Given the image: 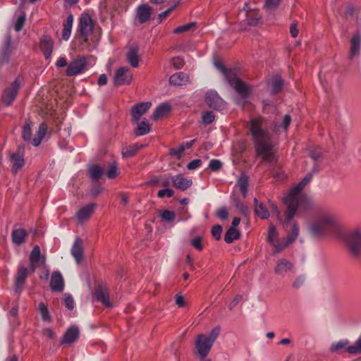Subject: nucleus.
I'll list each match as a JSON object with an SVG mask.
<instances>
[{"mask_svg": "<svg viewBox=\"0 0 361 361\" xmlns=\"http://www.w3.org/2000/svg\"><path fill=\"white\" fill-rule=\"evenodd\" d=\"M128 63L133 68L139 66L140 57L138 55V48L135 47H130L126 54Z\"/></svg>", "mask_w": 361, "mask_h": 361, "instance_id": "nucleus-29", "label": "nucleus"}, {"mask_svg": "<svg viewBox=\"0 0 361 361\" xmlns=\"http://www.w3.org/2000/svg\"><path fill=\"white\" fill-rule=\"evenodd\" d=\"M151 106L152 103L149 102H140L134 105L130 111L133 122L138 123L141 116L146 114Z\"/></svg>", "mask_w": 361, "mask_h": 361, "instance_id": "nucleus-12", "label": "nucleus"}, {"mask_svg": "<svg viewBox=\"0 0 361 361\" xmlns=\"http://www.w3.org/2000/svg\"><path fill=\"white\" fill-rule=\"evenodd\" d=\"M29 260L30 264V270L32 272H35L37 267V264L42 260V262H44V258H42L40 248L38 245H35L32 250L31 251Z\"/></svg>", "mask_w": 361, "mask_h": 361, "instance_id": "nucleus-21", "label": "nucleus"}, {"mask_svg": "<svg viewBox=\"0 0 361 361\" xmlns=\"http://www.w3.org/2000/svg\"><path fill=\"white\" fill-rule=\"evenodd\" d=\"M96 207L97 204L95 203H91L80 208L75 215V218L78 221L80 224H82L87 221L94 214Z\"/></svg>", "mask_w": 361, "mask_h": 361, "instance_id": "nucleus-17", "label": "nucleus"}, {"mask_svg": "<svg viewBox=\"0 0 361 361\" xmlns=\"http://www.w3.org/2000/svg\"><path fill=\"white\" fill-rule=\"evenodd\" d=\"M160 216L164 221L167 222L172 221L175 219V213L169 210L161 212Z\"/></svg>", "mask_w": 361, "mask_h": 361, "instance_id": "nucleus-50", "label": "nucleus"}, {"mask_svg": "<svg viewBox=\"0 0 361 361\" xmlns=\"http://www.w3.org/2000/svg\"><path fill=\"white\" fill-rule=\"evenodd\" d=\"M133 80V73L126 67H120L115 73L114 84L116 86L130 85Z\"/></svg>", "mask_w": 361, "mask_h": 361, "instance_id": "nucleus-10", "label": "nucleus"}, {"mask_svg": "<svg viewBox=\"0 0 361 361\" xmlns=\"http://www.w3.org/2000/svg\"><path fill=\"white\" fill-rule=\"evenodd\" d=\"M37 311L39 313L42 319L45 322L50 323L51 322V317L50 315L49 311L48 310L47 306L43 303L40 302L37 306Z\"/></svg>", "mask_w": 361, "mask_h": 361, "instance_id": "nucleus-37", "label": "nucleus"}, {"mask_svg": "<svg viewBox=\"0 0 361 361\" xmlns=\"http://www.w3.org/2000/svg\"><path fill=\"white\" fill-rule=\"evenodd\" d=\"M247 178L245 176H241L238 182L239 189L244 196L247 193Z\"/></svg>", "mask_w": 361, "mask_h": 361, "instance_id": "nucleus-44", "label": "nucleus"}, {"mask_svg": "<svg viewBox=\"0 0 361 361\" xmlns=\"http://www.w3.org/2000/svg\"><path fill=\"white\" fill-rule=\"evenodd\" d=\"M312 178V175L311 173L307 174L305 177L283 198V204L287 207L286 212L287 221H290L294 217L299 207L304 206L305 209L311 208L312 205V202L306 197L300 195V192L305 186L310 182Z\"/></svg>", "mask_w": 361, "mask_h": 361, "instance_id": "nucleus-2", "label": "nucleus"}, {"mask_svg": "<svg viewBox=\"0 0 361 361\" xmlns=\"http://www.w3.org/2000/svg\"><path fill=\"white\" fill-rule=\"evenodd\" d=\"M338 228L339 216L336 212L331 211L318 213L316 221L309 226V231L314 236H322Z\"/></svg>", "mask_w": 361, "mask_h": 361, "instance_id": "nucleus-3", "label": "nucleus"}, {"mask_svg": "<svg viewBox=\"0 0 361 361\" xmlns=\"http://www.w3.org/2000/svg\"><path fill=\"white\" fill-rule=\"evenodd\" d=\"M245 13L247 16V18L245 19L246 24L250 25H254L258 23L259 18L257 16V13H247V11H245Z\"/></svg>", "mask_w": 361, "mask_h": 361, "instance_id": "nucleus-45", "label": "nucleus"}, {"mask_svg": "<svg viewBox=\"0 0 361 361\" xmlns=\"http://www.w3.org/2000/svg\"><path fill=\"white\" fill-rule=\"evenodd\" d=\"M64 302L68 309L72 310L74 308V300L71 295H64Z\"/></svg>", "mask_w": 361, "mask_h": 361, "instance_id": "nucleus-60", "label": "nucleus"}, {"mask_svg": "<svg viewBox=\"0 0 361 361\" xmlns=\"http://www.w3.org/2000/svg\"><path fill=\"white\" fill-rule=\"evenodd\" d=\"M20 87V81L19 78H16L10 87H6L2 93V101L6 105L9 106L16 99L19 88Z\"/></svg>", "mask_w": 361, "mask_h": 361, "instance_id": "nucleus-9", "label": "nucleus"}, {"mask_svg": "<svg viewBox=\"0 0 361 361\" xmlns=\"http://www.w3.org/2000/svg\"><path fill=\"white\" fill-rule=\"evenodd\" d=\"M73 23V16L70 13L63 23L62 38L67 41L71 36Z\"/></svg>", "mask_w": 361, "mask_h": 361, "instance_id": "nucleus-30", "label": "nucleus"}, {"mask_svg": "<svg viewBox=\"0 0 361 361\" xmlns=\"http://www.w3.org/2000/svg\"><path fill=\"white\" fill-rule=\"evenodd\" d=\"M29 270L24 266H20L15 277L14 290L20 292L28 276Z\"/></svg>", "mask_w": 361, "mask_h": 361, "instance_id": "nucleus-16", "label": "nucleus"}, {"mask_svg": "<svg viewBox=\"0 0 361 361\" xmlns=\"http://www.w3.org/2000/svg\"><path fill=\"white\" fill-rule=\"evenodd\" d=\"M205 101L209 107L216 110H222L226 106L224 101L215 92H207L205 95Z\"/></svg>", "mask_w": 361, "mask_h": 361, "instance_id": "nucleus-13", "label": "nucleus"}, {"mask_svg": "<svg viewBox=\"0 0 361 361\" xmlns=\"http://www.w3.org/2000/svg\"><path fill=\"white\" fill-rule=\"evenodd\" d=\"M51 288L55 292H61L64 288L62 275L59 271H54L50 281Z\"/></svg>", "mask_w": 361, "mask_h": 361, "instance_id": "nucleus-24", "label": "nucleus"}, {"mask_svg": "<svg viewBox=\"0 0 361 361\" xmlns=\"http://www.w3.org/2000/svg\"><path fill=\"white\" fill-rule=\"evenodd\" d=\"M24 147L19 146L16 152L11 154L10 159L12 162L11 171L16 174L25 164L23 159Z\"/></svg>", "mask_w": 361, "mask_h": 361, "instance_id": "nucleus-11", "label": "nucleus"}, {"mask_svg": "<svg viewBox=\"0 0 361 361\" xmlns=\"http://www.w3.org/2000/svg\"><path fill=\"white\" fill-rule=\"evenodd\" d=\"M202 161L200 159H194L188 164L187 169L188 170H195L200 167Z\"/></svg>", "mask_w": 361, "mask_h": 361, "instance_id": "nucleus-62", "label": "nucleus"}, {"mask_svg": "<svg viewBox=\"0 0 361 361\" xmlns=\"http://www.w3.org/2000/svg\"><path fill=\"white\" fill-rule=\"evenodd\" d=\"M222 167L221 162L217 159H212L210 161L209 164V169L212 171H217Z\"/></svg>", "mask_w": 361, "mask_h": 361, "instance_id": "nucleus-56", "label": "nucleus"}, {"mask_svg": "<svg viewBox=\"0 0 361 361\" xmlns=\"http://www.w3.org/2000/svg\"><path fill=\"white\" fill-rule=\"evenodd\" d=\"M174 195V191L170 188L161 189L158 191L157 196L159 198H164V197H171Z\"/></svg>", "mask_w": 361, "mask_h": 361, "instance_id": "nucleus-53", "label": "nucleus"}, {"mask_svg": "<svg viewBox=\"0 0 361 361\" xmlns=\"http://www.w3.org/2000/svg\"><path fill=\"white\" fill-rule=\"evenodd\" d=\"M299 234V227L298 224H294L290 232L287 235L286 238L283 241L284 249L289 245L292 244L298 238Z\"/></svg>", "mask_w": 361, "mask_h": 361, "instance_id": "nucleus-33", "label": "nucleus"}, {"mask_svg": "<svg viewBox=\"0 0 361 361\" xmlns=\"http://www.w3.org/2000/svg\"><path fill=\"white\" fill-rule=\"evenodd\" d=\"M195 23H190L177 27L176 28H175L173 30V32L174 34H180V33L188 32L189 30H191L192 27H193L195 26Z\"/></svg>", "mask_w": 361, "mask_h": 361, "instance_id": "nucleus-46", "label": "nucleus"}, {"mask_svg": "<svg viewBox=\"0 0 361 361\" xmlns=\"http://www.w3.org/2000/svg\"><path fill=\"white\" fill-rule=\"evenodd\" d=\"M185 149V146L183 145H181L176 148L171 149L170 154L172 156H175L178 158H180L182 156Z\"/></svg>", "mask_w": 361, "mask_h": 361, "instance_id": "nucleus-54", "label": "nucleus"}, {"mask_svg": "<svg viewBox=\"0 0 361 361\" xmlns=\"http://www.w3.org/2000/svg\"><path fill=\"white\" fill-rule=\"evenodd\" d=\"M348 343L349 341L348 340H343L336 343H334L331 344L330 350L331 352L338 351V350L345 348Z\"/></svg>", "mask_w": 361, "mask_h": 361, "instance_id": "nucleus-48", "label": "nucleus"}, {"mask_svg": "<svg viewBox=\"0 0 361 361\" xmlns=\"http://www.w3.org/2000/svg\"><path fill=\"white\" fill-rule=\"evenodd\" d=\"M94 298L107 307H111L112 304L109 300V294L107 288L104 285H98L95 288Z\"/></svg>", "mask_w": 361, "mask_h": 361, "instance_id": "nucleus-14", "label": "nucleus"}, {"mask_svg": "<svg viewBox=\"0 0 361 361\" xmlns=\"http://www.w3.org/2000/svg\"><path fill=\"white\" fill-rule=\"evenodd\" d=\"M221 233L222 227L220 225L214 226L212 229V235L216 240L221 239Z\"/></svg>", "mask_w": 361, "mask_h": 361, "instance_id": "nucleus-58", "label": "nucleus"}, {"mask_svg": "<svg viewBox=\"0 0 361 361\" xmlns=\"http://www.w3.org/2000/svg\"><path fill=\"white\" fill-rule=\"evenodd\" d=\"M103 173V169L99 166H92L89 169L90 177L92 180H99Z\"/></svg>", "mask_w": 361, "mask_h": 361, "instance_id": "nucleus-39", "label": "nucleus"}, {"mask_svg": "<svg viewBox=\"0 0 361 361\" xmlns=\"http://www.w3.org/2000/svg\"><path fill=\"white\" fill-rule=\"evenodd\" d=\"M298 32L299 31L298 30V23L295 21L290 25V33L293 38H296L298 35Z\"/></svg>", "mask_w": 361, "mask_h": 361, "instance_id": "nucleus-64", "label": "nucleus"}, {"mask_svg": "<svg viewBox=\"0 0 361 361\" xmlns=\"http://www.w3.org/2000/svg\"><path fill=\"white\" fill-rule=\"evenodd\" d=\"M71 254L78 264L83 258V244L80 238H78L75 240L71 248Z\"/></svg>", "mask_w": 361, "mask_h": 361, "instance_id": "nucleus-25", "label": "nucleus"}, {"mask_svg": "<svg viewBox=\"0 0 361 361\" xmlns=\"http://www.w3.org/2000/svg\"><path fill=\"white\" fill-rule=\"evenodd\" d=\"M293 264L291 262L286 259H280L275 267V273L279 276H284L285 274L290 272L293 269Z\"/></svg>", "mask_w": 361, "mask_h": 361, "instance_id": "nucleus-20", "label": "nucleus"}, {"mask_svg": "<svg viewBox=\"0 0 361 361\" xmlns=\"http://www.w3.org/2000/svg\"><path fill=\"white\" fill-rule=\"evenodd\" d=\"M283 85V81L280 78H276L273 80L271 92L274 94L279 92Z\"/></svg>", "mask_w": 361, "mask_h": 361, "instance_id": "nucleus-51", "label": "nucleus"}, {"mask_svg": "<svg viewBox=\"0 0 361 361\" xmlns=\"http://www.w3.org/2000/svg\"><path fill=\"white\" fill-rule=\"evenodd\" d=\"M361 49V35L357 32L353 35L350 40V49L349 58L353 59L355 56L358 55Z\"/></svg>", "mask_w": 361, "mask_h": 361, "instance_id": "nucleus-23", "label": "nucleus"}, {"mask_svg": "<svg viewBox=\"0 0 361 361\" xmlns=\"http://www.w3.org/2000/svg\"><path fill=\"white\" fill-rule=\"evenodd\" d=\"M267 240L269 243L275 248L274 253L276 254L284 249L283 241L279 242L278 240V233L274 225H271L268 231Z\"/></svg>", "mask_w": 361, "mask_h": 361, "instance_id": "nucleus-15", "label": "nucleus"}, {"mask_svg": "<svg viewBox=\"0 0 361 361\" xmlns=\"http://www.w3.org/2000/svg\"><path fill=\"white\" fill-rule=\"evenodd\" d=\"M120 174V171L118 169V166L116 162H114L108 169L106 172V175L108 178L113 179L118 177Z\"/></svg>", "mask_w": 361, "mask_h": 361, "instance_id": "nucleus-41", "label": "nucleus"}, {"mask_svg": "<svg viewBox=\"0 0 361 361\" xmlns=\"http://www.w3.org/2000/svg\"><path fill=\"white\" fill-rule=\"evenodd\" d=\"M173 185L178 190L184 191L192 185V180L178 174L171 178Z\"/></svg>", "mask_w": 361, "mask_h": 361, "instance_id": "nucleus-22", "label": "nucleus"}, {"mask_svg": "<svg viewBox=\"0 0 361 361\" xmlns=\"http://www.w3.org/2000/svg\"><path fill=\"white\" fill-rule=\"evenodd\" d=\"M171 107L167 103H163L159 105L152 115V119L157 121L166 116L171 111Z\"/></svg>", "mask_w": 361, "mask_h": 361, "instance_id": "nucleus-28", "label": "nucleus"}, {"mask_svg": "<svg viewBox=\"0 0 361 361\" xmlns=\"http://www.w3.org/2000/svg\"><path fill=\"white\" fill-rule=\"evenodd\" d=\"M141 148L138 145H133L123 147L121 154L123 157H134L138 150Z\"/></svg>", "mask_w": 361, "mask_h": 361, "instance_id": "nucleus-38", "label": "nucleus"}, {"mask_svg": "<svg viewBox=\"0 0 361 361\" xmlns=\"http://www.w3.org/2000/svg\"><path fill=\"white\" fill-rule=\"evenodd\" d=\"M152 13V8L147 4H141L136 9V18L140 23L148 21Z\"/></svg>", "mask_w": 361, "mask_h": 361, "instance_id": "nucleus-19", "label": "nucleus"}, {"mask_svg": "<svg viewBox=\"0 0 361 361\" xmlns=\"http://www.w3.org/2000/svg\"><path fill=\"white\" fill-rule=\"evenodd\" d=\"M202 238L200 236H197L191 240V245L197 250H202L203 249V246L202 244Z\"/></svg>", "mask_w": 361, "mask_h": 361, "instance_id": "nucleus-59", "label": "nucleus"}, {"mask_svg": "<svg viewBox=\"0 0 361 361\" xmlns=\"http://www.w3.org/2000/svg\"><path fill=\"white\" fill-rule=\"evenodd\" d=\"M78 31L85 43L87 44L89 50L95 48L100 39V30L94 28V23L91 16L87 13H83L80 18Z\"/></svg>", "mask_w": 361, "mask_h": 361, "instance_id": "nucleus-4", "label": "nucleus"}, {"mask_svg": "<svg viewBox=\"0 0 361 361\" xmlns=\"http://www.w3.org/2000/svg\"><path fill=\"white\" fill-rule=\"evenodd\" d=\"M173 67L176 69H180L185 64L184 59L182 57L177 56L171 59Z\"/></svg>", "mask_w": 361, "mask_h": 361, "instance_id": "nucleus-55", "label": "nucleus"}, {"mask_svg": "<svg viewBox=\"0 0 361 361\" xmlns=\"http://www.w3.org/2000/svg\"><path fill=\"white\" fill-rule=\"evenodd\" d=\"M175 302H176V305L179 307H183L186 305L185 299L182 295H179V294L176 295Z\"/></svg>", "mask_w": 361, "mask_h": 361, "instance_id": "nucleus-63", "label": "nucleus"}, {"mask_svg": "<svg viewBox=\"0 0 361 361\" xmlns=\"http://www.w3.org/2000/svg\"><path fill=\"white\" fill-rule=\"evenodd\" d=\"M344 243L348 252L352 257L361 258V227L350 229L345 234Z\"/></svg>", "mask_w": 361, "mask_h": 361, "instance_id": "nucleus-6", "label": "nucleus"}, {"mask_svg": "<svg viewBox=\"0 0 361 361\" xmlns=\"http://www.w3.org/2000/svg\"><path fill=\"white\" fill-rule=\"evenodd\" d=\"M54 42L51 37L44 35L39 42V48L47 60L50 59L53 51Z\"/></svg>", "mask_w": 361, "mask_h": 361, "instance_id": "nucleus-18", "label": "nucleus"}, {"mask_svg": "<svg viewBox=\"0 0 361 361\" xmlns=\"http://www.w3.org/2000/svg\"><path fill=\"white\" fill-rule=\"evenodd\" d=\"M357 13L356 8L352 5L349 4L346 6L345 8V11L343 13V16L345 18H349L353 17Z\"/></svg>", "mask_w": 361, "mask_h": 361, "instance_id": "nucleus-47", "label": "nucleus"}, {"mask_svg": "<svg viewBox=\"0 0 361 361\" xmlns=\"http://www.w3.org/2000/svg\"><path fill=\"white\" fill-rule=\"evenodd\" d=\"M79 330L75 326L69 328L63 334L61 343L71 344L74 343L78 338Z\"/></svg>", "mask_w": 361, "mask_h": 361, "instance_id": "nucleus-27", "label": "nucleus"}, {"mask_svg": "<svg viewBox=\"0 0 361 361\" xmlns=\"http://www.w3.org/2000/svg\"><path fill=\"white\" fill-rule=\"evenodd\" d=\"M137 127L135 130V134L137 136L145 135L150 132L151 128L149 123L145 119L141 122H138Z\"/></svg>", "mask_w": 361, "mask_h": 361, "instance_id": "nucleus-36", "label": "nucleus"}, {"mask_svg": "<svg viewBox=\"0 0 361 361\" xmlns=\"http://www.w3.org/2000/svg\"><path fill=\"white\" fill-rule=\"evenodd\" d=\"M87 66V58L79 56L68 63L66 71V75L70 77L78 75L85 71Z\"/></svg>", "mask_w": 361, "mask_h": 361, "instance_id": "nucleus-7", "label": "nucleus"}, {"mask_svg": "<svg viewBox=\"0 0 361 361\" xmlns=\"http://www.w3.org/2000/svg\"><path fill=\"white\" fill-rule=\"evenodd\" d=\"M214 115L212 111H207L202 114V122L205 125L212 123L214 121Z\"/></svg>", "mask_w": 361, "mask_h": 361, "instance_id": "nucleus-49", "label": "nucleus"}, {"mask_svg": "<svg viewBox=\"0 0 361 361\" xmlns=\"http://www.w3.org/2000/svg\"><path fill=\"white\" fill-rule=\"evenodd\" d=\"M47 130V126L45 123L39 124L38 130L35 135V137L32 140V144L35 147H37L42 142V140L44 137Z\"/></svg>", "mask_w": 361, "mask_h": 361, "instance_id": "nucleus-32", "label": "nucleus"}, {"mask_svg": "<svg viewBox=\"0 0 361 361\" xmlns=\"http://www.w3.org/2000/svg\"><path fill=\"white\" fill-rule=\"evenodd\" d=\"M255 211L256 214L262 219H266L269 216V212L267 209L266 207L263 203L259 202L258 200L255 198Z\"/></svg>", "mask_w": 361, "mask_h": 361, "instance_id": "nucleus-34", "label": "nucleus"}, {"mask_svg": "<svg viewBox=\"0 0 361 361\" xmlns=\"http://www.w3.org/2000/svg\"><path fill=\"white\" fill-rule=\"evenodd\" d=\"M189 82V75L183 72L176 73L169 78V83L171 85L181 86Z\"/></svg>", "mask_w": 361, "mask_h": 361, "instance_id": "nucleus-26", "label": "nucleus"}, {"mask_svg": "<svg viewBox=\"0 0 361 361\" xmlns=\"http://www.w3.org/2000/svg\"><path fill=\"white\" fill-rule=\"evenodd\" d=\"M213 344L207 339L204 334H200L197 336L195 346L200 358H204L211 350Z\"/></svg>", "mask_w": 361, "mask_h": 361, "instance_id": "nucleus-8", "label": "nucleus"}, {"mask_svg": "<svg viewBox=\"0 0 361 361\" xmlns=\"http://www.w3.org/2000/svg\"><path fill=\"white\" fill-rule=\"evenodd\" d=\"M346 351L350 354H360L361 353V336L353 345L346 348Z\"/></svg>", "mask_w": 361, "mask_h": 361, "instance_id": "nucleus-42", "label": "nucleus"}, {"mask_svg": "<svg viewBox=\"0 0 361 361\" xmlns=\"http://www.w3.org/2000/svg\"><path fill=\"white\" fill-rule=\"evenodd\" d=\"M240 233L238 229L233 227H230L224 235V240L227 243H231L234 240H238L240 238Z\"/></svg>", "mask_w": 361, "mask_h": 361, "instance_id": "nucleus-35", "label": "nucleus"}, {"mask_svg": "<svg viewBox=\"0 0 361 361\" xmlns=\"http://www.w3.org/2000/svg\"><path fill=\"white\" fill-rule=\"evenodd\" d=\"M214 65L216 68L222 72L228 82L241 97L246 98L249 96L251 92V88L246 83L240 80L235 72L228 71L221 61H215Z\"/></svg>", "mask_w": 361, "mask_h": 361, "instance_id": "nucleus-5", "label": "nucleus"}, {"mask_svg": "<svg viewBox=\"0 0 361 361\" xmlns=\"http://www.w3.org/2000/svg\"><path fill=\"white\" fill-rule=\"evenodd\" d=\"M11 37L10 35H7L5 40V45L3 49L4 58L8 59L11 52Z\"/></svg>", "mask_w": 361, "mask_h": 361, "instance_id": "nucleus-43", "label": "nucleus"}, {"mask_svg": "<svg viewBox=\"0 0 361 361\" xmlns=\"http://www.w3.org/2000/svg\"><path fill=\"white\" fill-rule=\"evenodd\" d=\"M228 216V212L227 209L225 207H221L217 212H216V216L221 219L225 220L227 219Z\"/></svg>", "mask_w": 361, "mask_h": 361, "instance_id": "nucleus-61", "label": "nucleus"}, {"mask_svg": "<svg viewBox=\"0 0 361 361\" xmlns=\"http://www.w3.org/2000/svg\"><path fill=\"white\" fill-rule=\"evenodd\" d=\"M221 329L219 326L214 327L209 334V336H207V339L212 342V344L215 342L216 339L219 336L220 334Z\"/></svg>", "mask_w": 361, "mask_h": 361, "instance_id": "nucleus-52", "label": "nucleus"}, {"mask_svg": "<svg viewBox=\"0 0 361 361\" xmlns=\"http://www.w3.org/2000/svg\"><path fill=\"white\" fill-rule=\"evenodd\" d=\"M27 236V233L23 228L14 229L11 234L12 241L17 245L23 244Z\"/></svg>", "mask_w": 361, "mask_h": 361, "instance_id": "nucleus-31", "label": "nucleus"}, {"mask_svg": "<svg viewBox=\"0 0 361 361\" xmlns=\"http://www.w3.org/2000/svg\"><path fill=\"white\" fill-rule=\"evenodd\" d=\"M250 133L252 137L257 155L261 157L263 161H274L276 143L265 128L264 117L259 116L250 120Z\"/></svg>", "mask_w": 361, "mask_h": 361, "instance_id": "nucleus-1", "label": "nucleus"}, {"mask_svg": "<svg viewBox=\"0 0 361 361\" xmlns=\"http://www.w3.org/2000/svg\"><path fill=\"white\" fill-rule=\"evenodd\" d=\"M25 17L24 15H21V16H18V18H17V20L15 23V25H14V28H15L16 31L19 32L20 30H22L24 23H25Z\"/></svg>", "mask_w": 361, "mask_h": 361, "instance_id": "nucleus-57", "label": "nucleus"}, {"mask_svg": "<svg viewBox=\"0 0 361 361\" xmlns=\"http://www.w3.org/2000/svg\"><path fill=\"white\" fill-rule=\"evenodd\" d=\"M22 138L25 142H30L32 140L31 122L27 121L25 123L22 131Z\"/></svg>", "mask_w": 361, "mask_h": 361, "instance_id": "nucleus-40", "label": "nucleus"}]
</instances>
